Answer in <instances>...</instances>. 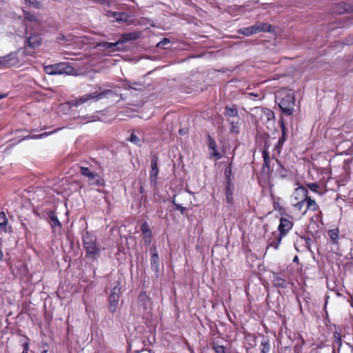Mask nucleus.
Segmentation results:
<instances>
[{
	"label": "nucleus",
	"instance_id": "56",
	"mask_svg": "<svg viewBox=\"0 0 353 353\" xmlns=\"http://www.w3.org/2000/svg\"><path fill=\"white\" fill-rule=\"evenodd\" d=\"M5 97H6V95H1V94H0V99H3V98H4Z\"/></svg>",
	"mask_w": 353,
	"mask_h": 353
},
{
	"label": "nucleus",
	"instance_id": "17",
	"mask_svg": "<svg viewBox=\"0 0 353 353\" xmlns=\"http://www.w3.org/2000/svg\"><path fill=\"white\" fill-rule=\"evenodd\" d=\"M272 283L276 288H286L288 287L287 281L278 272H272Z\"/></svg>",
	"mask_w": 353,
	"mask_h": 353
},
{
	"label": "nucleus",
	"instance_id": "37",
	"mask_svg": "<svg viewBox=\"0 0 353 353\" xmlns=\"http://www.w3.org/2000/svg\"><path fill=\"white\" fill-rule=\"evenodd\" d=\"M270 350V343L268 339H263L261 343V353H268Z\"/></svg>",
	"mask_w": 353,
	"mask_h": 353
},
{
	"label": "nucleus",
	"instance_id": "44",
	"mask_svg": "<svg viewBox=\"0 0 353 353\" xmlns=\"http://www.w3.org/2000/svg\"><path fill=\"white\" fill-rule=\"evenodd\" d=\"M307 187L313 192L317 194H321L320 192V185L316 183H309L307 184Z\"/></svg>",
	"mask_w": 353,
	"mask_h": 353
},
{
	"label": "nucleus",
	"instance_id": "6",
	"mask_svg": "<svg viewBox=\"0 0 353 353\" xmlns=\"http://www.w3.org/2000/svg\"><path fill=\"white\" fill-rule=\"evenodd\" d=\"M272 26L268 23H261L259 24H254L252 26L240 28L238 30L239 34H243L246 37L252 36L254 34L262 32H271Z\"/></svg>",
	"mask_w": 353,
	"mask_h": 353
},
{
	"label": "nucleus",
	"instance_id": "19",
	"mask_svg": "<svg viewBox=\"0 0 353 353\" xmlns=\"http://www.w3.org/2000/svg\"><path fill=\"white\" fill-rule=\"evenodd\" d=\"M41 38L39 34H32L31 36L27 37L26 39V43L28 46L31 48L32 49H36L37 48L39 47L41 44Z\"/></svg>",
	"mask_w": 353,
	"mask_h": 353
},
{
	"label": "nucleus",
	"instance_id": "9",
	"mask_svg": "<svg viewBox=\"0 0 353 353\" xmlns=\"http://www.w3.org/2000/svg\"><path fill=\"white\" fill-rule=\"evenodd\" d=\"M151 258L150 265L152 270L154 272L157 277H159L160 273V259L157 253L156 246L153 245L150 248Z\"/></svg>",
	"mask_w": 353,
	"mask_h": 353
},
{
	"label": "nucleus",
	"instance_id": "28",
	"mask_svg": "<svg viewBox=\"0 0 353 353\" xmlns=\"http://www.w3.org/2000/svg\"><path fill=\"white\" fill-rule=\"evenodd\" d=\"M94 176H91L88 179L90 185L103 186L105 185L104 180L97 173H94Z\"/></svg>",
	"mask_w": 353,
	"mask_h": 353
},
{
	"label": "nucleus",
	"instance_id": "26",
	"mask_svg": "<svg viewBox=\"0 0 353 353\" xmlns=\"http://www.w3.org/2000/svg\"><path fill=\"white\" fill-rule=\"evenodd\" d=\"M234 184L233 183H225V196L226 201L228 204H232L234 201L233 199V190H234Z\"/></svg>",
	"mask_w": 353,
	"mask_h": 353
},
{
	"label": "nucleus",
	"instance_id": "39",
	"mask_svg": "<svg viewBox=\"0 0 353 353\" xmlns=\"http://www.w3.org/2000/svg\"><path fill=\"white\" fill-rule=\"evenodd\" d=\"M212 349L215 353H230V349L225 345L212 346Z\"/></svg>",
	"mask_w": 353,
	"mask_h": 353
},
{
	"label": "nucleus",
	"instance_id": "45",
	"mask_svg": "<svg viewBox=\"0 0 353 353\" xmlns=\"http://www.w3.org/2000/svg\"><path fill=\"white\" fill-rule=\"evenodd\" d=\"M225 343H226V341L224 340L223 338L216 337V338L213 339V340L211 343V347L216 346V345H225Z\"/></svg>",
	"mask_w": 353,
	"mask_h": 353
},
{
	"label": "nucleus",
	"instance_id": "36",
	"mask_svg": "<svg viewBox=\"0 0 353 353\" xmlns=\"http://www.w3.org/2000/svg\"><path fill=\"white\" fill-rule=\"evenodd\" d=\"M232 163L229 164V165L225 170V183H232Z\"/></svg>",
	"mask_w": 353,
	"mask_h": 353
},
{
	"label": "nucleus",
	"instance_id": "35",
	"mask_svg": "<svg viewBox=\"0 0 353 353\" xmlns=\"http://www.w3.org/2000/svg\"><path fill=\"white\" fill-rule=\"evenodd\" d=\"M261 112L263 117H264L267 121H270L274 119V113L270 109L268 108H263L261 109Z\"/></svg>",
	"mask_w": 353,
	"mask_h": 353
},
{
	"label": "nucleus",
	"instance_id": "12",
	"mask_svg": "<svg viewBox=\"0 0 353 353\" xmlns=\"http://www.w3.org/2000/svg\"><path fill=\"white\" fill-rule=\"evenodd\" d=\"M48 216L50 221L49 223L50 224L51 228L52 230L53 233H60L62 229V224L59 221L56 213L54 210H50L48 212Z\"/></svg>",
	"mask_w": 353,
	"mask_h": 353
},
{
	"label": "nucleus",
	"instance_id": "60",
	"mask_svg": "<svg viewBox=\"0 0 353 353\" xmlns=\"http://www.w3.org/2000/svg\"><path fill=\"white\" fill-rule=\"evenodd\" d=\"M338 296H340L341 294L339 293V292H336Z\"/></svg>",
	"mask_w": 353,
	"mask_h": 353
},
{
	"label": "nucleus",
	"instance_id": "31",
	"mask_svg": "<svg viewBox=\"0 0 353 353\" xmlns=\"http://www.w3.org/2000/svg\"><path fill=\"white\" fill-rule=\"evenodd\" d=\"M336 11L342 14L343 12H353V6H350L345 3H341L336 6Z\"/></svg>",
	"mask_w": 353,
	"mask_h": 353
},
{
	"label": "nucleus",
	"instance_id": "27",
	"mask_svg": "<svg viewBox=\"0 0 353 353\" xmlns=\"http://www.w3.org/2000/svg\"><path fill=\"white\" fill-rule=\"evenodd\" d=\"M139 37V34L137 32H131L122 34L121 36V39L119 41H122V44L124 41H130L137 39Z\"/></svg>",
	"mask_w": 353,
	"mask_h": 353
},
{
	"label": "nucleus",
	"instance_id": "57",
	"mask_svg": "<svg viewBox=\"0 0 353 353\" xmlns=\"http://www.w3.org/2000/svg\"><path fill=\"white\" fill-rule=\"evenodd\" d=\"M143 187H141V188H140V193L143 192Z\"/></svg>",
	"mask_w": 353,
	"mask_h": 353
},
{
	"label": "nucleus",
	"instance_id": "55",
	"mask_svg": "<svg viewBox=\"0 0 353 353\" xmlns=\"http://www.w3.org/2000/svg\"><path fill=\"white\" fill-rule=\"evenodd\" d=\"M298 261V256H296L294 257V259L293 261H294V262H296V261Z\"/></svg>",
	"mask_w": 353,
	"mask_h": 353
},
{
	"label": "nucleus",
	"instance_id": "13",
	"mask_svg": "<svg viewBox=\"0 0 353 353\" xmlns=\"http://www.w3.org/2000/svg\"><path fill=\"white\" fill-rule=\"evenodd\" d=\"M106 15L108 17L113 19L115 21L125 23H128L130 17L125 12H118L112 10H108Z\"/></svg>",
	"mask_w": 353,
	"mask_h": 353
},
{
	"label": "nucleus",
	"instance_id": "49",
	"mask_svg": "<svg viewBox=\"0 0 353 353\" xmlns=\"http://www.w3.org/2000/svg\"><path fill=\"white\" fill-rule=\"evenodd\" d=\"M93 1L101 4H105L108 3V0H93Z\"/></svg>",
	"mask_w": 353,
	"mask_h": 353
},
{
	"label": "nucleus",
	"instance_id": "5",
	"mask_svg": "<svg viewBox=\"0 0 353 353\" xmlns=\"http://www.w3.org/2000/svg\"><path fill=\"white\" fill-rule=\"evenodd\" d=\"M25 49H19L17 52H11L9 54L0 57L1 68H10L20 65L26 55Z\"/></svg>",
	"mask_w": 353,
	"mask_h": 353
},
{
	"label": "nucleus",
	"instance_id": "10",
	"mask_svg": "<svg viewBox=\"0 0 353 353\" xmlns=\"http://www.w3.org/2000/svg\"><path fill=\"white\" fill-rule=\"evenodd\" d=\"M70 68L68 64L60 63L46 67V72L49 74H68L69 72L68 70H70Z\"/></svg>",
	"mask_w": 353,
	"mask_h": 353
},
{
	"label": "nucleus",
	"instance_id": "11",
	"mask_svg": "<svg viewBox=\"0 0 353 353\" xmlns=\"http://www.w3.org/2000/svg\"><path fill=\"white\" fill-rule=\"evenodd\" d=\"M279 125L281 129V137L279 139V141L276 145L274 146V152H276L277 155H279L281 151V148L287 139V128L285 125L284 121L283 119L279 121Z\"/></svg>",
	"mask_w": 353,
	"mask_h": 353
},
{
	"label": "nucleus",
	"instance_id": "22",
	"mask_svg": "<svg viewBox=\"0 0 353 353\" xmlns=\"http://www.w3.org/2000/svg\"><path fill=\"white\" fill-rule=\"evenodd\" d=\"M223 114L227 119L240 117L239 116V111L236 105H232V106L226 105L225 107V111Z\"/></svg>",
	"mask_w": 353,
	"mask_h": 353
},
{
	"label": "nucleus",
	"instance_id": "3",
	"mask_svg": "<svg viewBox=\"0 0 353 353\" xmlns=\"http://www.w3.org/2000/svg\"><path fill=\"white\" fill-rule=\"evenodd\" d=\"M82 241L87 258L93 259L99 256L100 249L97 245V237L94 234L85 231L83 234Z\"/></svg>",
	"mask_w": 353,
	"mask_h": 353
},
{
	"label": "nucleus",
	"instance_id": "14",
	"mask_svg": "<svg viewBox=\"0 0 353 353\" xmlns=\"http://www.w3.org/2000/svg\"><path fill=\"white\" fill-rule=\"evenodd\" d=\"M158 157L157 155H153L151 159V170L150 171V179L153 183L157 182V176L159 174V168L157 166Z\"/></svg>",
	"mask_w": 353,
	"mask_h": 353
},
{
	"label": "nucleus",
	"instance_id": "25",
	"mask_svg": "<svg viewBox=\"0 0 353 353\" xmlns=\"http://www.w3.org/2000/svg\"><path fill=\"white\" fill-rule=\"evenodd\" d=\"M121 45H122V41H117V42H114V43L103 41V42L99 43L98 44V46L103 48L105 49L117 48V50H121Z\"/></svg>",
	"mask_w": 353,
	"mask_h": 353
},
{
	"label": "nucleus",
	"instance_id": "40",
	"mask_svg": "<svg viewBox=\"0 0 353 353\" xmlns=\"http://www.w3.org/2000/svg\"><path fill=\"white\" fill-rule=\"evenodd\" d=\"M88 101V98L87 97L86 94H85V95H83V96L76 99L75 100H74L72 102V105L77 107V106L87 102Z\"/></svg>",
	"mask_w": 353,
	"mask_h": 353
},
{
	"label": "nucleus",
	"instance_id": "38",
	"mask_svg": "<svg viewBox=\"0 0 353 353\" xmlns=\"http://www.w3.org/2000/svg\"><path fill=\"white\" fill-rule=\"evenodd\" d=\"M128 140L137 146L140 147L142 145V140L137 135L135 132H133L131 134L130 138Z\"/></svg>",
	"mask_w": 353,
	"mask_h": 353
},
{
	"label": "nucleus",
	"instance_id": "8",
	"mask_svg": "<svg viewBox=\"0 0 353 353\" xmlns=\"http://www.w3.org/2000/svg\"><path fill=\"white\" fill-rule=\"evenodd\" d=\"M120 288L115 286L111 292L108 299V310L111 313H114L117 311L119 301Z\"/></svg>",
	"mask_w": 353,
	"mask_h": 353
},
{
	"label": "nucleus",
	"instance_id": "59",
	"mask_svg": "<svg viewBox=\"0 0 353 353\" xmlns=\"http://www.w3.org/2000/svg\"><path fill=\"white\" fill-rule=\"evenodd\" d=\"M351 259L353 261V253L351 254Z\"/></svg>",
	"mask_w": 353,
	"mask_h": 353
},
{
	"label": "nucleus",
	"instance_id": "4",
	"mask_svg": "<svg viewBox=\"0 0 353 353\" xmlns=\"http://www.w3.org/2000/svg\"><path fill=\"white\" fill-rule=\"evenodd\" d=\"M294 194L296 203L292 204L293 210L296 212L297 216L302 217L307 213L305 205H306L305 200L308 190L303 186H299L294 189Z\"/></svg>",
	"mask_w": 353,
	"mask_h": 353
},
{
	"label": "nucleus",
	"instance_id": "41",
	"mask_svg": "<svg viewBox=\"0 0 353 353\" xmlns=\"http://www.w3.org/2000/svg\"><path fill=\"white\" fill-rule=\"evenodd\" d=\"M274 210L279 211L281 214L285 212L284 208L280 204L279 199L273 198Z\"/></svg>",
	"mask_w": 353,
	"mask_h": 353
},
{
	"label": "nucleus",
	"instance_id": "51",
	"mask_svg": "<svg viewBox=\"0 0 353 353\" xmlns=\"http://www.w3.org/2000/svg\"><path fill=\"white\" fill-rule=\"evenodd\" d=\"M3 253L1 248H0V261H3Z\"/></svg>",
	"mask_w": 353,
	"mask_h": 353
},
{
	"label": "nucleus",
	"instance_id": "43",
	"mask_svg": "<svg viewBox=\"0 0 353 353\" xmlns=\"http://www.w3.org/2000/svg\"><path fill=\"white\" fill-rule=\"evenodd\" d=\"M93 172H91L90 169L87 167H81L80 168V174L88 179L91 176H94Z\"/></svg>",
	"mask_w": 353,
	"mask_h": 353
},
{
	"label": "nucleus",
	"instance_id": "32",
	"mask_svg": "<svg viewBox=\"0 0 353 353\" xmlns=\"http://www.w3.org/2000/svg\"><path fill=\"white\" fill-rule=\"evenodd\" d=\"M316 213L311 217V221L314 222L317 224H321V225H323L324 223H323L322 211L319 209V210H316Z\"/></svg>",
	"mask_w": 353,
	"mask_h": 353
},
{
	"label": "nucleus",
	"instance_id": "33",
	"mask_svg": "<svg viewBox=\"0 0 353 353\" xmlns=\"http://www.w3.org/2000/svg\"><path fill=\"white\" fill-rule=\"evenodd\" d=\"M59 130H60V128H57V129H55V130H54L53 131H51V132H45L39 134H33L32 136L26 137L25 139H29L30 138V139H38L46 138L48 136H49V135H50V134H52L53 133L57 132Z\"/></svg>",
	"mask_w": 353,
	"mask_h": 353
},
{
	"label": "nucleus",
	"instance_id": "18",
	"mask_svg": "<svg viewBox=\"0 0 353 353\" xmlns=\"http://www.w3.org/2000/svg\"><path fill=\"white\" fill-rule=\"evenodd\" d=\"M333 340L332 353H340L343 345V341L341 334L336 330L333 332Z\"/></svg>",
	"mask_w": 353,
	"mask_h": 353
},
{
	"label": "nucleus",
	"instance_id": "2",
	"mask_svg": "<svg viewBox=\"0 0 353 353\" xmlns=\"http://www.w3.org/2000/svg\"><path fill=\"white\" fill-rule=\"evenodd\" d=\"M276 100L281 112L286 116H290L294 112L295 98L292 90L281 89L276 94Z\"/></svg>",
	"mask_w": 353,
	"mask_h": 353
},
{
	"label": "nucleus",
	"instance_id": "1",
	"mask_svg": "<svg viewBox=\"0 0 353 353\" xmlns=\"http://www.w3.org/2000/svg\"><path fill=\"white\" fill-rule=\"evenodd\" d=\"M294 223L291 218L281 217L278 226V232H273L271 234L272 236L268 238L266 250L270 248L278 250L282 239L289 233Z\"/></svg>",
	"mask_w": 353,
	"mask_h": 353
},
{
	"label": "nucleus",
	"instance_id": "42",
	"mask_svg": "<svg viewBox=\"0 0 353 353\" xmlns=\"http://www.w3.org/2000/svg\"><path fill=\"white\" fill-rule=\"evenodd\" d=\"M23 17L25 20L28 21L30 22H37V19L36 16L31 12L26 10H23Z\"/></svg>",
	"mask_w": 353,
	"mask_h": 353
},
{
	"label": "nucleus",
	"instance_id": "24",
	"mask_svg": "<svg viewBox=\"0 0 353 353\" xmlns=\"http://www.w3.org/2000/svg\"><path fill=\"white\" fill-rule=\"evenodd\" d=\"M240 117L235 119H227L228 123L230 124V132L239 134V126H240Z\"/></svg>",
	"mask_w": 353,
	"mask_h": 353
},
{
	"label": "nucleus",
	"instance_id": "53",
	"mask_svg": "<svg viewBox=\"0 0 353 353\" xmlns=\"http://www.w3.org/2000/svg\"><path fill=\"white\" fill-rule=\"evenodd\" d=\"M25 3H26V4H27V5H30V4H31L32 3H31L30 0H26V1H25Z\"/></svg>",
	"mask_w": 353,
	"mask_h": 353
},
{
	"label": "nucleus",
	"instance_id": "34",
	"mask_svg": "<svg viewBox=\"0 0 353 353\" xmlns=\"http://www.w3.org/2000/svg\"><path fill=\"white\" fill-rule=\"evenodd\" d=\"M312 239L310 237L304 236H301L299 239L296 241V243H301L303 245L307 250H310Z\"/></svg>",
	"mask_w": 353,
	"mask_h": 353
},
{
	"label": "nucleus",
	"instance_id": "54",
	"mask_svg": "<svg viewBox=\"0 0 353 353\" xmlns=\"http://www.w3.org/2000/svg\"><path fill=\"white\" fill-rule=\"evenodd\" d=\"M249 95L250 96H253V97H257L258 96L257 94H254V93H250Z\"/></svg>",
	"mask_w": 353,
	"mask_h": 353
},
{
	"label": "nucleus",
	"instance_id": "20",
	"mask_svg": "<svg viewBox=\"0 0 353 353\" xmlns=\"http://www.w3.org/2000/svg\"><path fill=\"white\" fill-rule=\"evenodd\" d=\"M208 148L212 152L210 153V157H215L217 160L221 158V154L216 150V141L210 136L208 135Z\"/></svg>",
	"mask_w": 353,
	"mask_h": 353
},
{
	"label": "nucleus",
	"instance_id": "7",
	"mask_svg": "<svg viewBox=\"0 0 353 353\" xmlns=\"http://www.w3.org/2000/svg\"><path fill=\"white\" fill-rule=\"evenodd\" d=\"M269 145L265 143L262 151V156L263 159V164L262 166V172L268 176H270L274 172L273 159H274L275 154L271 159L270 152L268 151Z\"/></svg>",
	"mask_w": 353,
	"mask_h": 353
},
{
	"label": "nucleus",
	"instance_id": "29",
	"mask_svg": "<svg viewBox=\"0 0 353 353\" xmlns=\"http://www.w3.org/2000/svg\"><path fill=\"white\" fill-rule=\"evenodd\" d=\"M8 220L4 212H0V230L4 232H10L8 230Z\"/></svg>",
	"mask_w": 353,
	"mask_h": 353
},
{
	"label": "nucleus",
	"instance_id": "21",
	"mask_svg": "<svg viewBox=\"0 0 353 353\" xmlns=\"http://www.w3.org/2000/svg\"><path fill=\"white\" fill-rule=\"evenodd\" d=\"M114 92L112 90H105L102 92H94L90 94H86L87 97L89 99H94L95 101H98L99 99H103L106 97L108 95L113 94Z\"/></svg>",
	"mask_w": 353,
	"mask_h": 353
},
{
	"label": "nucleus",
	"instance_id": "23",
	"mask_svg": "<svg viewBox=\"0 0 353 353\" xmlns=\"http://www.w3.org/2000/svg\"><path fill=\"white\" fill-rule=\"evenodd\" d=\"M306 203V207L305 210L307 211H312L316 212V210H319V205L316 203V201L312 199L311 196H308V194H307V198L305 200Z\"/></svg>",
	"mask_w": 353,
	"mask_h": 353
},
{
	"label": "nucleus",
	"instance_id": "58",
	"mask_svg": "<svg viewBox=\"0 0 353 353\" xmlns=\"http://www.w3.org/2000/svg\"><path fill=\"white\" fill-rule=\"evenodd\" d=\"M35 3H39V1H34V2H33V3H32V4H33L34 6H35Z\"/></svg>",
	"mask_w": 353,
	"mask_h": 353
},
{
	"label": "nucleus",
	"instance_id": "15",
	"mask_svg": "<svg viewBox=\"0 0 353 353\" xmlns=\"http://www.w3.org/2000/svg\"><path fill=\"white\" fill-rule=\"evenodd\" d=\"M340 231L338 228L330 229L327 231V235L329 236V242L331 245H334L338 249L339 239H340Z\"/></svg>",
	"mask_w": 353,
	"mask_h": 353
},
{
	"label": "nucleus",
	"instance_id": "30",
	"mask_svg": "<svg viewBox=\"0 0 353 353\" xmlns=\"http://www.w3.org/2000/svg\"><path fill=\"white\" fill-rule=\"evenodd\" d=\"M275 161L278 164L277 174L282 179L286 178L288 175V170L280 163L277 158H275Z\"/></svg>",
	"mask_w": 353,
	"mask_h": 353
},
{
	"label": "nucleus",
	"instance_id": "48",
	"mask_svg": "<svg viewBox=\"0 0 353 353\" xmlns=\"http://www.w3.org/2000/svg\"><path fill=\"white\" fill-rule=\"evenodd\" d=\"M23 352L21 353H28V351L29 350V339L28 337H26V341L23 343Z\"/></svg>",
	"mask_w": 353,
	"mask_h": 353
},
{
	"label": "nucleus",
	"instance_id": "46",
	"mask_svg": "<svg viewBox=\"0 0 353 353\" xmlns=\"http://www.w3.org/2000/svg\"><path fill=\"white\" fill-rule=\"evenodd\" d=\"M173 205L175 206V209L179 210L181 214L184 215L186 214L187 209L186 208L183 207L181 205L176 203L175 199L174 198L172 201Z\"/></svg>",
	"mask_w": 353,
	"mask_h": 353
},
{
	"label": "nucleus",
	"instance_id": "50",
	"mask_svg": "<svg viewBox=\"0 0 353 353\" xmlns=\"http://www.w3.org/2000/svg\"><path fill=\"white\" fill-rule=\"evenodd\" d=\"M328 299H329V296H327L326 298H325V304H324V306H323V308L326 312V314H327V312L326 310V307H327V302H328Z\"/></svg>",
	"mask_w": 353,
	"mask_h": 353
},
{
	"label": "nucleus",
	"instance_id": "47",
	"mask_svg": "<svg viewBox=\"0 0 353 353\" xmlns=\"http://www.w3.org/2000/svg\"><path fill=\"white\" fill-rule=\"evenodd\" d=\"M170 43V41L169 39L163 38L160 42L158 43L157 47L165 48V46L167 44H169Z\"/></svg>",
	"mask_w": 353,
	"mask_h": 353
},
{
	"label": "nucleus",
	"instance_id": "16",
	"mask_svg": "<svg viewBox=\"0 0 353 353\" xmlns=\"http://www.w3.org/2000/svg\"><path fill=\"white\" fill-rule=\"evenodd\" d=\"M141 230L143 233V239L145 245H150L152 241V231L149 224L147 222H144L141 226Z\"/></svg>",
	"mask_w": 353,
	"mask_h": 353
},
{
	"label": "nucleus",
	"instance_id": "52",
	"mask_svg": "<svg viewBox=\"0 0 353 353\" xmlns=\"http://www.w3.org/2000/svg\"><path fill=\"white\" fill-rule=\"evenodd\" d=\"M347 345L350 347V348L352 350V353H353V345H351L350 343H347Z\"/></svg>",
	"mask_w": 353,
	"mask_h": 353
}]
</instances>
